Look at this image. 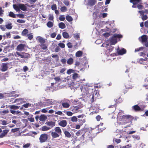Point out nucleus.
<instances>
[{
  "instance_id": "1",
  "label": "nucleus",
  "mask_w": 148,
  "mask_h": 148,
  "mask_svg": "<svg viewBox=\"0 0 148 148\" xmlns=\"http://www.w3.org/2000/svg\"><path fill=\"white\" fill-rule=\"evenodd\" d=\"M119 121L124 122V123H127L130 122L133 119L132 117L129 115H123V116L118 117Z\"/></svg>"
},
{
  "instance_id": "2",
  "label": "nucleus",
  "mask_w": 148,
  "mask_h": 148,
  "mask_svg": "<svg viewBox=\"0 0 148 148\" xmlns=\"http://www.w3.org/2000/svg\"><path fill=\"white\" fill-rule=\"evenodd\" d=\"M55 132H51V136L53 138H56L59 136L60 135H62V131L60 128L57 127L55 128Z\"/></svg>"
},
{
  "instance_id": "3",
  "label": "nucleus",
  "mask_w": 148,
  "mask_h": 148,
  "mask_svg": "<svg viewBox=\"0 0 148 148\" xmlns=\"http://www.w3.org/2000/svg\"><path fill=\"white\" fill-rule=\"evenodd\" d=\"M117 38H111L109 40H106V43H109L110 45H115L117 42Z\"/></svg>"
},
{
  "instance_id": "4",
  "label": "nucleus",
  "mask_w": 148,
  "mask_h": 148,
  "mask_svg": "<svg viewBox=\"0 0 148 148\" xmlns=\"http://www.w3.org/2000/svg\"><path fill=\"white\" fill-rule=\"evenodd\" d=\"M84 114L79 115L77 116L78 119V122L79 124L80 125H82L83 123L86 122V119H83L84 116H86Z\"/></svg>"
},
{
  "instance_id": "5",
  "label": "nucleus",
  "mask_w": 148,
  "mask_h": 148,
  "mask_svg": "<svg viewBox=\"0 0 148 148\" xmlns=\"http://www.w3.org/2000/svg\"><path fill=\"white\" fill-rule=\"evenodd\" d=\"M48 139V135L47 134H41L39 138L40 141L41 143L45 142Z\"/></svg>"
},
{
  "instance_id": "6",
  "label": "nucleus",
  "mask_w": 148,
  "mask_h": 148,
  "mask_svg": "<svg viewBox=\"0 0 148 148\" xmlns=\"http://www.w3.org/2000/svg\"><path fill=\"white\" fill-rule=\"evenodd\" d=\"M29 32V31L27 29H24L22 32V35L24 36H26L27 35V37H33V33H30L28 34Z\"/></svg>"
},
{
  "instance_id": "7",
  "label": "nucleus",
  "mask_w": 148,
  "mask_h": 148,
  "mask_svg": "<svg viewBox=\"0 0 148 148\" xmlns=\"http://www.w3.org/2000/svg\"><path fill=\"white\" fill-rule=\"evenodd\" d=\"M86 132L84 130H79L75 134L77 136H79L80 135H82V137L83 138V139H84V136L85 133Z\"/></svg>"
},
{
  "instance_id": "8",
  "label": "nucleus",
  "mask_w": 148,
  "mask_h": 148,
  "mask_svg": "<svg viewBox=\"0 0 148 148\" xmlns=\"http://www.w3.org/2000/svg\"><path fill=\"white\" fill-rule=\"evenodd\" d=\"M126 50L124 48H122L121 49L118 48L117 49V52L119 55H122L126 53Z\"/></svg>"
},
{
  "instance_id": "9",
  "label": "nucleus",
  "mask_w": 148,
  "mask_h": 148,
  "mask_svg": "<svg viewBox=\"0 0 148 148\" xmlns=\"http://www.w3.org/2000/svg\"><path fill=\"white\" fill-rule=\"evenodd\" d=\"M80 89L81 91L83 92V94L85 95H86L88 93V90H89L88 87L86 86L84 88L82 87V88H80Z\"/></svg>"
},
{
  "instance_id": "10",
  "label": "nucleus",
  "mask_w": 148,
  "mask_h": 148,
  "mask_svg": "<svg viewBox=\"0 0 148 148\" xmlns=\"http://www.w3.org/2000/svg\"><path fill=\"white\" fill-rule=\"evenodd\" d=\"M8 63H3L1 71L2 72H4L7 70L8 68Z\"/></svg>"
},
{
  "instance_id": "11",
  "label": "nucleus",
  "mask_w": 148,
  "mask_h": 148,
  "mask_svg": "<svg viewBox=\"0 0 148 148\" xmlns=\"http://www.w3.org/2000/svg\"><path fill=\"white\" fill-rule=\"evenodd\" d=\"M25 46L24 44H20L17 47V50L20 51H22L24 50Z\"/></svg>"
},
{
  "instance_id": "12",
  "label": "nucleus",
  "mask_w": 148,
  "mask_h": 148,
  "mask_svg": "<svg viewBox=\"0 0 148 148\" xmlns=\"http://www.w3.org/2000/svg\"><path fill=\"white\" fill-rule=\"evenodd\" d=\"M67 124V122L66 120H63L60 121L59 123V125L62 127H65L66 126Z\"/></svg>"
},
{
  "instance_id": "13",
  "label": "nucleus",
  "mask_w": 148,
  "mask_h": 148,
  "mask_svg": "<svg viewBox=\"0 0 148 148\" xmlns=\"http://www.w3.org/2000/svg\"><path fill=\"white\" fill-rule=\"evenodd\" d=\"M46 123L47 125L49 126V127L51 129L55 125L56 123L54 122L51 121L47 122Z\"/></svg>"
},
{
  "instance_id": "14",
  "label": "nucleus",
  "mask_w": 148,
  "mask_h": 148,
  "mask_svg": "<svg viewBox=\"0 0 148 148\" xmlns=\"http://www.w3.org/2000/svg\"><path fill=\"white\" fill-rule=\"evenodd\" d=\"M19 7L20 8V10L21 9L23 11L27 10V8L24 4H19Z\"/></svg>"
},
{
  "instance_id": "15",
  "label": "nucleus",
  "mask_w": 148,
  "mask_h": 148,
  "mask_svg": "<svg viewBox=\"0 0 148 148\" xmlns=\"http://www.w3.org/2000/svg\"><path fill=\"white\" fill-rule=\"evenodd\" d=\"M63 131L65 137L68 138H70L71 137V135L69 132L64 129L63 130Z\"/></svg>"
},
{
  "instance_id": "16",
  "label": "nucleus",
  "mask_w": 148,
  "mask_h": 148,
  "mask_svg": "<svg viewBox=\"0 0 148 148\" xmlns=\"http://www.w3.org/2000/svg\"><path fill=\"white\" fill-rule=\"evenodd\" d=\"M8 107L11 109L16 110L18 109L20 107V106H18L15 105H10L8 106Z\"/></svg>"
},
{
  "instance_id": "17",
  "label": "nucleus",
  "mask_w": 148,
  "mask_h": 148,
  "mask_svg": "<svg viewBox=\"0 0 148 148\" xmlns=\"http://www.w3.org/2000/svg\"><path fill=\"white\" fill-rule=\"evenodd\" d=\"M96 3V0H88V4L90 6H93Z\"/></svg>"
},
{
  "instance_id": "18",
  "label": "nucleus",
  "mask_w": 148,
  "mask_h": 148,
  "mask_svg": "<svg viewBox=\"0 0 148 148\" xmlns=\"http://www.w3.org/2000/svg\"><path fill=\"white\" fill-rule=\"evenodd\" d=\"M132 108L135 111H140L141 110L140 108L137 105H136L132 107Z\"/></svg>"
},
{
  "instance_id": "19",
  "label": "nucleus",
  "mask_w": 148,
  "mask_h": 148,
  "mask_svg": "<svg viewBox=\"0 0 148 148\" xmlns=\"http://www.w3.org/2000/svg\"><path fill=\"white\" fill-rule=\"evenodd\" d=\"M47 117L44 114L41 115L39 117V120L40 121H44L47 119Z\"/></svg>"
},
{
  "instance_id": "20",
  "label": "nucleus",
  "mask_w": 148,
  "mask_h": 148,
  "mask_svg": "<svg viewBox=\"0 0 148 148\" xmlns=\"http://www.w3.org/2000/svg\"><path fill=\"white\" fill-rule=\"evenodd\" d=\"M40 46L41 49L42 50V51L45 52L47 50V46L45 44H41L40 45Z\"/></svg>"
},
{
  "instance_id": "21",
  "label": "nucleus",
  "mask_w": 148,
  "mask_h": 148,
  "mask_svg": "<svg viewBox=\"0 0 148 148\" xmlns=\"http://www.w3.org/2000/svg\"><path fill=\"white\" fill-rule=\"evenodd\" d=\"M8 132V130H3V132L0 135V138H3L7 134Z\"/></svg>"
},
{
  "instance_id": "22",
  "label": "nucleus",
  "mask_w": 148,
  "mask_h": 148,
  "mask_svg": "<svg viewBox=\"0 0 148 148\" xmlns=\"http://www.w3.org/2000/svg\"><path fill=\"white\" fill-rule=\"evenodd\" d=\"M79 109V107L78 106H75L73 107V108H71L72 111L74 113H77L78 111V110Z\"/></svg>"
},
{
  "instance_id": "23",
  "label": "nucleus",
  "mask_w": 148,
  "mask_h": 148,
  "mask_svg": "<svg viewBox=\"0 0 148 148\" xmlns=\"http://www.w3.org/2000/svg\"><path fill=\"white\" fill-rule=\"evenodd\" d=\"M141 1V0H130V2L132 3L134 5H136Z\"/></svg>"
},
{
  "instance_id": "24",
  "label": "nucleus",
  "mask_w": 148,
  "mask_h": 148,
  "mask_svg": "<svg viewBox=\"0 0 148 148\" xmlns=\"http://www.w3.org/2000/svg\"><path fill=\"white\" fill-rule=\"evenodd\" d=\"M83 54L82 52L81 51H79L75 53V56L77 57H81Z\"/></svg>"
},
{
  "instance_id": "25",
  "label": "nucleus",
  "mask_w": 148,
  "mask_h": 148,
  "mask_svg": "<svg viewBox=\"0 0 148 148\" xmlns=\"http://www.w3.org/2000/svg\"><path fill=\"white\" fill-rule=\"evenodd\" d=\"M13 8L16 11L18 12L20 11V8L19 7V4H18L17 5L16 4H13Z\"/></svg>"
},
{
  "instance_id": "26",
  "label": "nucleus",
  "mask_w": 148,
  "mask_h": 148,
  "mask_svg": "<svg viewBox=\"0 0 148 148\" xmlns=\"http://www.w3.org/2000/svg\"><path fill=\"white\" fill-rule=\"evenodd\" d=\"M59 27L62 29H64L66 27L65 24L62 22H61L59 24Z\"/></svg>"
},
{
  "instance_id": "27",
  "label": "nucleus",
  "mask_w": 148,
  "mask_h": 148,
  "mask_svg": "<svg viewBox=\"0 0 148 148\" xmlns=\"http://www.w3.org/2000/svg\"><path fill=\"white\" fill-rule=\"evenodd\" d=\"M62 105L63 108H68L70 106L69 104L67 102H64L62 103Z\"/></svg>"
},
{
  "instance_id": "28",
  "label": "nucleus",
  "mask_w": 148,
  "mask_h": 148,
  "mask_svg": "<svg viewBox=\"0 0 148 148\" xmlns=\"http://www.w3.org/2000/svg\"><path fill=\"white\" fill-rule=\"evenodd\" d=\"M50 128L45 125L42 126L41 128V130L43 131H47Z\"/></svg>"
},
{
  "instance_id": "29",
  "label": "nucleus",
  "mask_w": 148,
  "mask_h": 148,
  "mask_svg": "<svg viewBox=\"0 0 148 148\" xmlns=\"http://www.w3.org/2000/svg\"><path fill=\"white\" fill-rule=\"evenodd\" d=\"M66 18L68 22L72 21L73 20L72 17L69 15H67L66 16Z\"/></svg>"
},
{
  "instance_id": "30",
  "label": "nucleus",
  "mask_w": 148,
  "mask_h": 148,
  "mask_svg": "<svg viewBox=\"0 0 148 148\" xmlns=\"http://www.w3.org/2000/svg\"><path fill=\"white\" fill-rule=\"evenodd\" d=\"M73 62V59L71 58H70L67 61V63L69 64H72Z\"/></svg>"
},
{
  "instance_id": "31",
  "label": "nucleus",
  "mask_w": 148,
  "mask_h": 148,
  "mask_svg": "<svg viewBox=\"0 0 148 148\" xmlns=\"http://www.w3.org/2000/svg\"><path fill=\"white\" fill-rule=\"evenodd\" d=\"M47 25L48 27L51 28L53 27V23L52 22L49 21L47 23Z\"/></svg>"
},
{
  "instance_id": "32",
  "label": "nucleus",
  "mask_w": 148,
  "mask_h": 148,
  "mask_svg": "<svg viewBox=\"0 0 148 148\" xmlns=\"http://www.w3.org/2000/svg\"><path fill=\"white\" fill-rule=\"evenodd\" d=\"M9 16L14 18H16L15 14L12 12H9L8 14Z\"/></svg>"
},
{
  "instance_id": "33",
  "label": "nucleus",
  "mask_w": 148,
  "mask_h": 148,
  "mask_svg": "<svg viewBox=\"0 0 148 148\" xmlns=\"http://www.w3.org/2000/svg\"><path fill=\"white\" fill-rule=\"evenodd\" d=\"M133 138L136 140H138L140 139V137L139 136L137 135H134L132 136Z\"/></svg>"
},
{
  "instance_id": "34",
  "label": "nucleus",
  "mask_w": 148,
  "mask_h": 148,
  "mask_svg": "<svg viewBox=\"0 0 148 148\" xmlns=\"http://www.w3.org/2000/svg\"><path fill=\"white\" fill-rule=\"evenodd\" d=\"M77 121V118L75 116H73L71 118V121L73 122H76Z\"/></svg>"
},
{
  "instance_id": "35",
  "label": "nucleus",
  "mask_w": 148,
  "mask_h": 148,
  "mask_svg": "<svg viewBox=\"0 0 148 148\" xmlns=\"http://www.w3.org/2000/svg\"><path fill=\"white\" fill-rule=\"evenodd\" d=\"M39 42L41 44H43L45 42V40L43 38H39L38 39Z\"/></svg>"
},
{
  "instance_id": "36",
  "label": "nucleus",
  "mask_w": 148,
  "mask_h": 148,
  "mask_svg": "<svg viewBox=\"0 0 148 148\" xmlns=\"http://www.w3.org/2000/svg\"><path fill=\"white\" fill-rule=\"evenodd\" d=\"M79 77V75L77 73H74L72 75V78L73 79H77Z\"/></svg>"
},
{
  "instance_id": "37",
  "label": "nucleus",
  "mask_w": 148,
  "mask_h": 148,
  "mask_svg": "<svg viewBox=\"0 0 148 148\" xmlns=\"http://www.w3.org/2000/svg\"><path fill=\"white\" fill-rule=\"evenodd\" d=\"M65 19L64 15H60L59 17V19L61 21H64Z\"/></svg>"
},
{
  "instance_id": "38",
  "label": "nucleus",
  "mask_w": 148,
  "mask_h": 148,
  "mask_svg": "<svg viewBox=\"0 0 148 148\" xmlns=\"http://www.w3.org/2000/svg\"><path fill=\"white\" fill-rule=\"evenodd\" d=\"M61 11L62 12H65L67 10V9L66 7L63 6L62 7L60 8Z\"/></svg>"
},
{
  "instance_id": "39",
  "label": "nucleus",
  "mask_w": 148,
  "mask_h": 148,
  "mask_svg": "<svg viewBox=\"0 0 148 148\" xmlns=\"http://www.w3.org/2000/svg\"><path fill=\"white\" fill-rule=\"evenodd\" d=\"M75 71L72 69H69L68 70L67 72V73L68 75L70 74L71 73L74 72Z\"/></svg>"
},
{
  "instance_id": "40",
  "label": "nucleus",
  "mask_w": 148,
  "mask_h": 148,
  "mask_svg": "<svg viewBox=\"0 0 148 148\" xmlns=\"http://www.w3.org/2000/svg\"><path fill=\"white\" fill-rule=\"evenodd\" d=\"M5 27L7 29H11L12 28V24L11 23H9L8 25H6Z\"/></svg>"
},
{
  "instance_id": "41",
  "label": "nucleus",
  "mask_w": 148,
  "mask_h": 148,
  "mask_svg": "<svg viewBox=\"0 0 148 148\" xmlns=\"http://www.w3.org/2000/svg\"><path fill=\"white\" fill-rule=\"evenodd\" d=\"M116 105L115 104L110 105L109 106H108L109 108H112L113 109V110L112 112H113L115 110H116Z\"/></svg>"
},
{
  "instance_id": "42",
  "label": "nucleus",
  "mask_w": 148,
  "mask_h": 148,
  "mask_svg": "<svg viewBox=\"0 0 148 148\" xmlns=\"http://www.w3.org/2000/svg\"><path fill=\"white\" fill-rule=\"evenodd\" d=\"M16 16L20 18H24V15L22 14H16Z\"/></svg>"
},
{
  "instance_id": "43",
  "label": "nucleus",
  "mask_w": 148,
  "mask_h": 148,
  "mask_svg": "<svg viewBox=\"0 0 148 148\" xmlns=\"http://www.w3.org/2000/svg\"><path fill=\"white\" fill-rule=\"evenodd\" d=\"M63 37H69L68 34L66 32H64L62 33Z\"/></svg>"
},
{
  "instance_id": "44",
  "label": "nucleus",
  "mask_w": 148,
  "mask_h": 148,
  "mask_svg": "<svg viewBox=\"0 0 148 148\" xmlns=\"http://www.w3.org/2000/svg\"><path fill=\"white\" fill-rule=\"evenodd\" d=\"M141 42L142 43L146 42L148 38H141Z\"/></svg>"
},
{
  "instance_id": "45",
  "label": "nucleus",
  "mask_w": 148,
  "mask_h": 148,
  "mask_svg": "<svg viewBox=\"0 0 148 148\" xmlns=\"http://www.w3.org/2000/svg\"><path fill=\"white\" fill-rule=\"evenodd\" d=\"M102 42V40L100 39H97L95 41V43L97 44H99Z\"/></svg>"
},
{
  "instance_id": "46",
  "label": "nucleus",
  "mask_w": 148,
  "mask_h": 148,
  "mask_svg": "<svg viewBox=\"0 0 148 148\" xmlns=\"http://www.w3.org/2000/svg\"><path fill=\"white\" fill-rule=\"evenodd\" d=\"M29 105L30 106L31 104L28 103L23 105L22 106L25 108H27L29 107Z\"/></svg>"
},
{
  "instance_id": "47",
  "label": "nucleus",
  "mask_w": 148,
  "mask_h": 148,
  "mask_svg": "<svg viewBox=\"0 0 148 148\" xmlns=\"http://www.w3.org/2000/svg\"><path fill=\"white\" fill-rule=\"evenodd\" d=\"M63 3L66 6H68L70 4V2L67 0H65Z\"/></svg>"
},
{
  "instance_id": "48",
  "label": "nucleus",
  "mask_w": 148,
  "mask_h": 148,
  "mask_svg": "<svg viewBox=\"0 0 148 148\" xmlns=\"http://www.w3.org/2000/svg\"><path fill=\"white\" fill-rule=\"evenodd\" d=\"M51 9L52 10H55L57 9V6L56 4H54L52 5L51 7Z\"/></svg>"
},
{
  "instance_id": "49",
  "label": "nucleus",
  "mask_w": 148,
  "mask_h": 148,
  "mask_svg": "<svg viewBox=\"0 0 148 148\" xmlns=\"http://www.w3.org/2000/svg\"><path fill=\"white\" fill-rule=\"evenodd\" d=\"M53 19V17L52 15L50 14L49 15L48 20L50 21H52Z\"/></svg>"
},
{
  "instance_id": "50",
  "label": "nucleus",
  "mask_w": 148,
  "mask_h": 148,
  "mask_svg": "<svg viewBox=\"0 0 148 148\" xmlns=\"http://www.w3.org/2000/svg\"><path fill=\"white\" fill-rule=\"evenodd\" d=\"M110 33L106 32L103 34V35L104 37H108L110 36Z\"/></svg>"
},
{
  "instance_id": "51",
  "label": "nucleus",
  "mask_w": 148,
  "mask_h": 148,
  "mask_svg": "<svg viewBox=\"0 0 148 148\" xmlns=\"http://www.w3.org/2000/svg\"><path fill=\"white\" fill-rule=\"evenodd\" d=\"M148 18V17L146 15H143L142 16V18L143 20H145Z\"/></svg>"
},
{
  "instance_id": "52",
  "label": "nucleus",
  "mask_w": 148,
  "mask_h": 148,
  "mask_svg": "<svg viewBox=\"0 0 148 148\" xmlns=\"http://www.w3.org/2000/svg\"><path fill=\"white\" fill-rule=\"evenodd\" d=\"M114 140L117 143H119L121 142V140L120 139L114 138Z\"/></svg>"
},
{
  "instance_id": "53",
  "label": "nucleus",
  "mask_w": 148,
  "mask_h": 148,
  "mask_svg": "<svg viewBox=\"0 0 148 148\" xmlns=\"http://www.w3.org/2000/svg\"><path fill=\"white\" fill-rule=\"evenodd\" d=\"M143 48L142 47H139V48H138L137 49H135V52L139 51H141V50H142L143 49Z\"/></svg>"
},
{
  "instance_id": "54",
  "label": "nucleus",
  "mask_w": 148,
  "mask_h": 148,
  "mask_svg": "<svg viewBox=\"0 0 148 148\" xmlns=\"http://www.w3.org/2000/svg\"><path fill=\"white\" fill-rule=\"evenodd\" d=\"M17 22L19 23H24L25 22V21L21 19H18Z\"/></svg>"
},
{
  "instance_id": "55",
  "label": "nucleus",
  "mask_w": 148,
  "mask_h": 148,
  "mask_svg": "<svg viewBox=\"0 0 148 148\" xmlns=\"http://www.w3.org/2000/svg\"><path fill=\"white\" fill-rule=\"evenodd\" d=\"M58 45L62 48H64L65 47V45L62 43H60L58 44Z\"/></svg>"
},
{
  "instance_id": "56",
  "label": "nucleus",
  "mask_w": 148,
  "mask_h": 148,
  "mask_svg": "<svg viewBox=\"0 0 148 148\" xmlns=\"http://www.w3.org/2000/svg\"><path fill=\"white\" fill-rule=\"evenodd\" d=\"M73 113L70 111H67L66 112V114L68 116H71L73 115Z\"/></svg>"
},
{
  "instance_id": "57",
  "label": "nucleus",
  "mask_w": 148,
  "mask_h": 148,
  "mask_svg": "<svg viewBox=\"0 0 148 148\" xmlns=\"http://www.w3.org/2000/svg\"><path fill=\"white\" fill-rule=\"evenodd\" d=\"M29 69L28 67L26 66H25L23 67V71L26 72Z\"/></svg>"
},
{
  "instance_id": "58",
  "label": "nucleus",
  "mask_w": 148,
  "mask_h": 148,
  "mask_svg": "<svg viewBox=\"0 0 148 148\" xmlns=\"http://www.w3.org/2000/svg\"><path fill=\"white\" fill-rule=\"evenodd\" d=\"M4 11L2 9H0V16L2 17L3 16Z\"/></svg>"
},
{
  "instance_id": "59",
  "label": "nucleus",
  "mask_w": 148,
  "mask_h": 148,
  "mask_svg": "<svg viewBox=\"0 0 148 148\" xmlns=\"http://www.w3.org/2000/svg\"><path fill=\"white\" fill-rule=\"evenodd\" d=\"M30 145V143H27L23 145V148H27L29 147Z\"/></svg>"
},
{
  "instance_id": "60",
  "label": "nucleus",
  "mask_w": 148,
  "mask_h": 148,
  "mask_svg": "<svg viewBox=\"0 0 148 148\" xmlns=\"http://www.w3.org/2000/svg\"><path fill=\"white\" fill-rule=\"evenodd\" d=\"M68 47L69 48H71L73 47L72 43L70 42H69L67 44Z\"/></svg>"
},
{
  "instance_id": "61",
  "label": "nucleus",
  "mask_w": 148,
  "mask_h": 148,
  "mask_svg": "<svg viewBox=\"0 0 148 148\" xmlns=\"http://www.w3.org/2000/svg\"><path fill=\"white\" fill-rule=\"evenodd\" d=\"M122 36L119 34H114L112 37H122Z\"/></svg>"
},
{
  "instance_id": "62",
  "label": "nucleus",
  "mask_w": 148,
  "mask_h": 148,
  "mask_svg": "<svg viewBox=\"0 0 148 148\" xmlns=\"http://www.w3.org/2000/svg\"><path fill=\"white\" fill-rule=\"evenodd\" d=\"M8 124V123L7 122V121H5V120H3V121H2V123L1 124L3 125H7Z\"/></svg>"
},
{
  "instance_id": "63",
  "label": "nucleus",
  "mask_w": 148,
  "mask_h": 148,
  "mask_svg": "<svg viewBox=\"0 0 148 148\" xmlns=\"http://www.w3.org/2000/svg\"><path fill=\"white\" fill-rule=\"evenodd\" d=\"M66 69L65 68H62L61 69L60 71V73H64V72L65 71Z\"/></svg>"
},
{
  "instance_id": "64",
  "label": "nucleus",
  "mask_w": 148,
  "mask_h": 148,
  "mask_svg": "<svg viewBox=\"0 0 148 148\" xmlns=\"http://www.w3.org/2000/svg\"><path fill=\"white\" fill-rule=\"evenodd\" d=\"M66 60L65 58H63L61 60V61L62 63L63 64H65L66 63Z\"/></svg>"
}]
</instances>
